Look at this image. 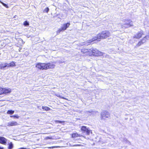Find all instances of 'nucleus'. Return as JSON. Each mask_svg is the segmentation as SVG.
<instances>
[{"label":"nucleus","instance_id":"f257e3e1","mask_svg":"<svg viewBox=\"0 0 149 149\" xmlns=\"http://www.w3.org/2000/svg\"><path fill=\"white\" fill-rule=\"evenodd\" d=\"M35 67L40 70H47L54 69L55 65L54 62L38 63L36 64Z\"/></svg>","mask_w":149,"mask_h":149},{"label":"nucleus","instance_id":"f03ea898","mask_svg":"<svg viewBox=\"0 0 149 149\" xmlns=\"http://www.w3.org/2000/svg\"><path fill=\"white\" fill-rule=\"evenodd\" d=\"M88 56H102L103 54V52L93 47L88 49Z\"/></svg>","mask_w":149,"mask_h":149},{"label":"nucleus","instance_id":"7ed1b4c3","mask_svg":"<svg viewBox=\"0 0 149 149\" xmlns=\"http://www.w3.org/2000/svg\"><path fill=\"white\" fill-rule=\"evenodd\" d=\"M111 34L109 31L108 30L104 31L98 33L96 36L98 41H100L101 39H105L109 38Z\"/></svg>","mask_w":149,"mask_h":149},{"label":"nucleus","instance_id":"20e7f679","mask_svg":"<svg viewBox=\"0 0 149 149\" xmlns=\"http://www.w3.org/2000/svg\"><path fill=\"white\" fill-rule=\"evenodd\" d=\"M148 39H149V35L145 36L137 42L135 47L136 48L139 47L146 42L147 40Z\"/></svg>","mask_w":149,"mask_h":149},{"label":"nucleus","instance_id":"39448f33","mask_svg":"<svg viewBox=\"0 0 149 149\" xmlns=\"http://www.w3.org/2000/svg\"><path fill=\"white\" fill-rule=\"evenodd\" d=\"M125 23L122 25L121 27L123 29H126L133 26L132 21L130 19H125Z\"/></svg>","mask_w":149,"mask_h":149},{"label":"nucleus","instance_id":"423d86ee","mask_svg":"<svg viewBox=\"0 0 149 149\" xmlns=\"http://www.w3.org/2000/svg\"><path fill=\"white\" fill-rule=\"evenodd\" d=\"M12 89L10 88H3L0 86V95H7L11 93Z\"/></svg>","mask_w":149,"mask_h":149},{"label":"nucleus","instance_id":"0eeeda50","mask_svg":"<svg viewBox=\"0 0 149 149\" xmlns=\"http://www.w3.org/2000/svg\"><path fill=\"white\" fill-rule=\"evenodd\" d=\"M110 116L109 113L106 111H104L101 114V119L105 120L106 118H109Z\"/></svg>","mask_w":149,"mask_h":149},{"label":"nucleus","instance_id":"6e6552de","mask_svg":"<svg viewBox=\"0 0 149 149\" xmlns=\"http://www.w3.org/2000/svg\"><path fill=\"white\" fill-rule=\"evenodd\" d=\"M144 31L142 30H141L135 35L133 37V38L136 39H140L141 38L143 37V36L144 35Z\"/></svg>","mask_w":149,"mask_h":149},{"label":"nucleus","instance_id":"1a4fd4ad","mask_svg":"<svg viewBox=\"0 0 149 149\" xmlns=\"http://www.w3.org/2000/svg\"><path fill=\"white\" fill-rule=\"evenodd\" d=\"M81 130L84 132H86L87 135H89L90 133H92L91 130L89 129L88 128L85 126H82L81 128Z\"/></svg>","mask_w":149,"mask_h":149},{"label":"nucleus","instance_id":"9d476101","mask_svg":"<svg viewBox=\"0 0 149 149\" xmlns=\"http://www.w3.org/2000/svg\"><path fill=\"white\" fill-rule=\"evenodd\" d=\"M97 41L99 42L96 36H94L91 39L88 40L86 41V43L88 45H90L94 43V42Z\"/></svg>","mask_w":149,"mask_h":149},{"label":"nucleus","instance_id":"9b49d317","mask_svg":"<svg viewBox=\"0 0 149 149\" xmlns=\"http://www.w3.org/2000/svg\"><path fill=\"white\" fill-rule=\"evenodd\" d=\"M71 137L73 139H75L78 137H81L82 135L80 134H78L77 132L73 133L71 135Z\"/></svg>","mask_w":149,"mask_h":149},{"label":"nucleus","instance_id":"f8f14e48","mask_svg":"<svg viewBox=\"0 0 149 149\" xmlns=\"http://www.w3.org/2000/svg\"><path fill=\"white\" fill-rule=\"evenodd\" d=\"M81 53L86 56H88V49L85 48H83L81 49Z\"/></svg>","mask_w":149,"mask_h":149},{"label":"nucleus","instance_id":"ddd939ff","mask_svg":"<svg viewBox=\"0 0 149 149\" xmlns=\"http://www.w3.org/2000/svg\"><path fill=\"white\" fill-rule=\"evenodd\" d=\"M7 140L3 137L0 136V143L5 145L6 143Z\"/></svg>","mask_w":149,"mask_h":149},{"label":"nucleus","instance_id":"4468645a","mask_svg":"<svg viewBox=\"0 0 149 149\" xmlns=\"http://www.w3.org/2000/svg\"><path fill=\"white\" fill-rule=\"evenodd\" d=\"M70 22H68L66 23L63 24V26L61 27L63 29V30L64 31L65 30L67 29L70 26Z\"/></svg>","mask_w":149,"mask_h":149},{"label":"nucleus","instance_id":"2eb2a0df","mask_svg":"<svg viewBox=\"0 0 149 149\" xmlns=\"http://www.w3.org/2000/svg\"><path fill=\"white\" fill-rule=\"evenodd\" d=\"M70 22H68L66 23L63 24V26L61 27L63 29V30L64 31L65 30L67 29L70 26Z\"/></svg>","mask_w":149,"mask_h":149},{"label":"nucleus","instance_id":"dca6fc26","mask_svg":"<svg viewBox=\"0 0 149 149\" xmlns=\"http://www.w3.org/2000/svg\"><path fill=\"white\" fill-rule=\"evenodd\" d=\"M7 63H1L0 64V69L1 70L4 69L5 68L8 67Z\"/></svg>","mask_w":149,"mask_h":149},{"label":"nucleus","instance_id":"f3484780","mask_svg":"<svg viewBox=\"0 0 149 149\" xmlns=\"http://www.w3.org/2000/svg\"><path fill=\"white\" fill-rule=\"evenodd\" d=\"M18 125L17 122L16 121H13L9 122L8 123V126H12Z\"/></svg>","mask_w":149,"mask_h":149},{"label":"nucleus","instance_id":"a211bd4d","mask_svg":"<svg viewBox=\"0 0 149 149\" xmlns=\"http://www.w3.org/2000/svg\"><path fill=\"white\" fill-rule=\"evenodd\" d=\"M7 65L8 67H15L16 66L15 62L14 61H13L11 62L9 64L7 63Z\"/></svg>","mask_w":149,"mask_h":149},{"label":"nucleus","instance_id":"6ab92c4d","mask_svg":"<svg viewBox=\"0 0 149 149\" xmlns=\"http://www.w3.org/2000/svg\"><path fill=\"white\" fill-rule=\"evenodd\" d=\"M42 108L43 109L46 111H48L50 110V108L47 107L42 106Z\"/></svg>","mask_w":149,"mask_h":149},{"label":"nucleus","instance_id":"aec40b11","mask_svg":"<svg viewBox=\"0 0 149 149\" xmlns=\"http://www.w3.org/2000/svg\"><path fill=\"white\" fill-rule=\"evenodd\" d=\"M14 112V111L12 110H8L7 111V113L8 114L12 115Z\"/></svg>","mask_w":149,"mask_h":149},{"label":"nucleus","instance_id":"412c9836","mask_svg":"<svg viewBox=\"0 0 149 149\" xmlns=\"http://www.w3.org/2000/svg\"><path fill=\"white\" fill-rule=\"evenodd\" d=\"M64 30H63V29L61 27V28L59 29H58L56 31V33L57 34H59L62 31H63Z\"/></svg>","mask_w":149,"mask_h":149},{"label":"nucleus","instance_id":"4be33fe9","mask_svg":"<svg viewBox=\"0 0 149 149\" xmlns=\"http://www.w3.org/2000/svg\"><path fill=\"white\" fill-rule=\"evenodd\" d=\"M55 122L56 123H65V121H60L58 120H55Z\"/></svg>","mask_w":149,"mask_h":149},{"label":"nucleus","instance_id":"5701e85b","mask_svg":"<svg viewBox=\"0 0 149 149\" xmlns=\"http://www.w3.org/2000/svg\"><path fill=\"white\" fill-rule=\"evenodd\" d=\"M13 148V145L12 143H10L9 144V146L8 147V149H12Z\"/></svg>","mask_w":149,"mask_h":149},{"label":"nucleus","instance_id":"b1692460","mask_svg":"<svg viewBox=\"0 0 149 149\" xmlns=\"http://www.w3.org/2000/svg\"><path fill=\"white\" fill-rule=\"evenodd\" d=\"M11 117L13 118H18L19 116L17 115H14L10 116Z\"/></svg>","mask_w":149,"mask_h":149},{"label":"nucleus","instance_id":"393cba45","mask_svg":"<svg viewBox=\"0 0 149 149\" xmlns=\"http://www.w3.org/2000/svg\"><path fill=\"white\" fill-rule=\"evenodd\" d=\"M0 2L5 7H6L7 8H9V6L6 4L5 3H3V2H2L1 1H0Z\"/></svg>","mask_w":149,"mask_h":149},{"label":"nucleus","instance_id":"a878e982","mask_svg":"<svg viewBox=\"0 0 149 149\" xmlns=\"http://www.w3.org/2000/svg\"><path fill=\"white\" fill-rule=\"evenodd\" d=\"M23 25L25 26H29V24L27 21H25L24 22Z\"/></svg>","mask_w":149,"mask_h":149},{"label":"nucleus","instance_id":"bb28decb","mask_svg":"<svg viewBox=\"0 0 149 149\" xmlns=\"http://www.w3.org/2000/svg\"><path fill=\"white\" fill-rule=\"evenodd\" d=\"M49 10V8L48 7H46L45 8V9L43 10L44 12H46L47 13Z\"/></svg>","mask_w":149,"mask_h":149},{"label":"nucleus","instance_id":"cd10ccee","mask_svg":"<svg viewBox=\"0 0 149 149\" xmlns=\"http://www.w3.org/2000/svg\"><path fill=\"white\" fill-rule=\"evenodd\" d=\"M45 139L47 140V139H52V137L49 136H47L45 137Z\"/></svg>","mask_w":149,"mask_h":149},{"label":"nucleus","instance_id":"c85d7f7f","mask_svg":"<svg viewBox=\"0 0 149 149\" xmlns=\"http://www.w3.org/2000/svg\"><path fill=\"white\" fill-rule=\"evenodd\" d=\"M61 98L63 99H65V100H68V99H67V98H65L64 97H61Z\"/></svg>","mask_w":149,"mask_h":149},{"label":"nucleus","instance_id":"c756f323","mask_svg":"<svg viewBox=\"0 0 149 149\" xmlns=\"http://www.w3.org/2000/svg\"><path fill=\"white\" fill-rule=\"evenodd\" d=\"M80 146V145L77 144V145H74L73 146Z\"/></svg>","mask_w":149,"mask_h":149},{"label":"nucleus","instance_id":"7c9ffc66","mask_svg":"<svg viewBox=\"0 0 149 149\" xmlns=\"http://www.w3.org/2000/svg\"><path fill=\"white\" fill-rule=\"evenodd\" d=\"M25 148H21L18 149H25Z\"/></svg>","mask_w":149,"mask_h":149},{"label":"nucleus","instance_id":"2f4dec72","mask_svg":"<svg viewBox=\"0 0 149 149\" xmlns=\"http://www.w3.org/2000/svg\"><path fill=\"white\" fill-rule=\"evenodd\" d=\"M0 149H3V148L0 147Z\"/></svg>","mask_w":149,"mask_h":149}]
</instances>
